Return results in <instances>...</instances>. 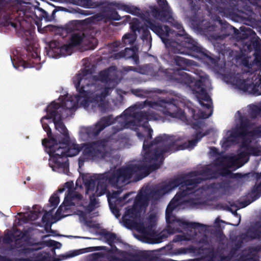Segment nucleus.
<instances>
[{"instance_id": "obj_1", "label": "nucleus", "mask_w": 261, "mask_h": 261, "mask_svg": "<svg viewBox=\"0 0 261 261\" xmlns=\"http://www.w3.org/2000/svg\"><path fill=\"white\" fill-rule=\"evenodd\" d=\"M74 84L77 90L79 92L80 95L76 96H66L60 97L58 102H52L47 108V115L42 118L41 122L45 131L46 132L48 140H43L42 143L46 147V151L49 154V164L53 170L54 167L66 168L67 167V158L65 156H73L78 154L80 148L78 145L71 144L69 145L68 150L61 146V144L59 145L57 141L60 140V135L57 134L56 137H52L48 123L54 122L56 129L63 136V144L68 141V131L65 126L61 121V114L64 116H67L70 113V110L74 108L78 104H80L86 107L89 105V101H98L101 100L102 98L105 97L109 92V89H103L101 91V95L98 96L99 91H96L93 95L91 91L94 89V86H91V90H85L89 80L86 76L84 75H77L74 79Z\"/></svg>"}, {"instance_id": "obj_2", "label": "nucleus", "mask_w": 261, "mask_h": 261, "mask_svg": "<svg viewBox=\"0 0 261 261\" xmlns=\"http://www.w3.org/2000/svg\"><path fill=\"white\" fill-rule=\"evenodd\" d=\"M30 0H0V11H4L18 22L19 29H16L17 36L22 37L25 47L19 53L16 50V55L11 56L14 67L23 69L33 67V11L30 6Z\"/></svg>"}, {"instance_id": "obj_3", "label": "nucleus", "mask_w": 261, "mask_h": 261, "mask_svg": "<svg viewBox=\"0 0 261 261\" xmlns=\"http://www.w3.org/2000/svg\"><path fill=\"white\" fill-rule=\"evenodd\" d=\"M20 218L19 219L18 225L20 226L25 224L30 223L33 224V211L30 214H24L21 216L19 214ZM33 226H29L27 229L24 228L22 231L16 229L15 233L8 230L3 237H0V242L4 244H10L14 240V245L12 249H17L20 253L28 254L33 252Z\"/></svg>"}, {"instance_id": "obj_4", "label": "nucleus", "mask_w": 261, "mask_h": 261, "mask_svg": "<svg viewBox=\"0 0 261 261\" xmlns=\"http://www.w3.org/2000/svg\"><path fill=\"white\" fill-rule=\"evenodd\" d=\"M83 204V200L82 196L77 191L69 190L68 194L65 197L62 205L57 210L55 215H53V211H50L45 213L42 217V222L45 226H50L51 224L56 222L62 218L65 217L68 214H62V212L70 208L72 205H80Z\"/></svg>"}, {"instance_id": "obj_5", "label": "nucleus", "mask_w": 261, "mask_h": 261, "mask_svg": "<svg viewBox=\"0 0 261 261\" xmlns=\"http://www.w3.org/2000/svg\"><path fill=\"white\" fill-rule=\"evenodd\" d=\"M83 34H74L71 37L70 44L60 46L58 42L53 41L50 44V47L53 51L56 54V57H57L58 56L69 55L71 54L72 46L79 44L83 41Z\"/></svg>"}, {"instance_id": "obj_6", "label": "nucleus", "mask_w": 261, "mask_h": 261, "mask_svg": "<svg viewBox=\"0 0 261 261\" xmlns=\"http://www.w3.org/2000/svg\"><path fill=\"white\" fill-rule=\"evenodd\" d=\"M87 187V194L89 195L91 204L88 208L85 209V212H90L91 211L94 206L92 203V196H100L105 193L106 190V186L103 181H98L97 184L96 188H95V183L94 181H90L89 184L86 186Z\"/></svg>"}, {"instance_id": "obj_7", "label": "nucleus", "mask_w": 261, "mask_h": 261, "mask_svg": "<svg viewBox=\"0 0 261 261\" xmlns=\"http://www.w3.org/2000/svg\"><path fill=\"white\" fill-rule=\"evenodd\" d=\"M254 83L249 85L248 82L244 81L241 83L239 88L244 91L257 95H261V76L257 75L253 77Z\"/></svg>"}, {"instance_id": "obj_8", "label": "nucleus", "mask_w": 261, "mask_h": 261, "mask_svg": "<svg viewBox=\"0 0 261 261\" xmlns=\"http://www.w3.org/2000/svg\"><path fill=\"white\" fill-rule=\"evenodd\" d=\"M200 103L203 107L205 106V112L202 114L200 117L202 118H206L211 115L212 110L211 108V99L210 97L203 92L201 94H199L197 95Z\"/></svg>"}, {"instance_id": "obj_9", "label": "nucleus", "mask_w": 261, "mask_h": 261, "mask_svg": "<svg viewBox=\"0 0 261 261\" xmlns=\"http://www.w3.org/2000/svg\"><path fill=\"white\" fill-rule=\"evenodd\" d=\"M55 249H51L50 252L40 251L34 253V261H55L53 256Z\"/></svg>"}, {"instance_id": "obj_10", "label": "nucleus", "mask_w": 261, "mask_h": 261, "mask_svg": "<svg viewBox=\"0 0 261 261\" xmlns=\"http://www.w3.org/2000/svg\"><path fill=\"white\" fill-rule=\"evenodd\" d=\"M138 207V204L137 203L135 204L134 207L132 209L127 210L123 217L124 219L126 220H129V218H136L138 216L139 214L144 211V207L140 208V211L137 210Z\"/></svg>"}, {"instance_id": "obj_11", "label": "nucleus", "mask_w": 261, "mask_h": 261, "mask_svg": "<svg viewBox=\"0 0 261 261\" xmlns=\"http://www.w3.org/2000/svg\"><path fill=\"white\" fill-rule=\"evenodd\" d=\"M96 144H86L82 146L81 150L83 153L88 155L89 157H93V155L99 156V152L95 150V146Z\"/></svg>"}, {"instance_id": "obj_12", "label": "nucleus", "mask_w": 261, "mask_h": 261, "mask_svg": "<svg viewBox=\"0 0 261 261\" xmlns=\"http://www.w3.org/2000/svg\"><path fill=\"white\" fill-rule=\"evenodd\" d=\"M180 195L177 194L175 197L172 199L171 201L170 202L169 205H168L166 209V218L168 219L169 217L170 214L171 213L172 210L174 208L177 206L178 202L179 200Z\"/></svg>"}, {"instance_id": "obj_13", "label": "nucleus", "mask_w": 261, "mask_h": 261, "mask_svg": "<svg viewBox=\"0 0 261 261\" xmlns=\"http://www.w3.org/2000/svg\"><path fill=\"white\" fill-rule=\"evenodd\" d=\"M248 160V156L246 154H240L237 161H234V163L232 165H228V167H231L232 166H237V168H239L243 166L245 163Z\"/></svg>"}, {"instance_id": "obj_14", "label": "nucleus", "mask_w": 261, "mask_h": 261, "mask_svg": "<svg viewBox=\"0 0 261 261\" xmlns=\"http://www.w3.org/2000/svg\"><path fill=\"white\" fill-rule=\"evenodd\" d=\"M132 173V171L128 168L121 169L119 171V174L117 177V179L119 180L122 178L123 180H125L130 178Z\"/></svg>"}, {"instance_id": "obj_15", "label": "nucleus", "mask_w": 261, "mask_h": 261, "mask_svg": "<svg viewBox=\"0 0 261 261\" xmlns=\"http://www.w3.org/2000/svg\"><path fill=\"white\" fill-rule=\"evenodd\" d=\"M255 135L254 133H253L251 131H248L247 128L243 127L241 128V130L239 131L238 133H235L234 137H236L239 136L242 138H245L250 136H252Z\"/></svg>"}, {"instance_id": "obj_16", "label": "nucleus", "mask_w": 261, "mask_h": 261, "mask_svg": "<svg viewBox=\"0 0 261 261\" xmlns=\"http://www.w3.org/2000/svg\"><path fill=\"white\" fill-rule=\"evenodd\" d=\"M136 39V37L134 33L126 34L123 38L124 43L125 44H132L135 41Z\"/></svg>"}, {"instance_id": "obj_17", "label": "nucleus", "mask_w": 261, "mask_h": 261, "mask_svg": "<svg viewBox=\"0 0 261 261\" xmlns=\"http://www.w3.org/2000/svg\"><path fill=\"white\" fill-rule=\"evenodd\" d=\"M60 202V198L58 194H54L49 199V203L51 206L56 207Z\"/></svg>"}, {"instance_id": "obj_18", "label": "nucleus", "mask_w": 261, "mask_h": 261, "mask_svg": "<svg viewBox=\"0 0 261 261\" xmlns=\"http://www.w3.org/2000/svg\"><path fill=\"white\" fill-rule=\"evenodd\" d=\"M193 184L194 183H191V184L188 183V184H187L185 186L182 185L181 186L182 190H184V191L190 190L191 189H193L195 186H193ZM188 193V192L187 191H186L185 192H184V193H183L182 196L186 195Z\"/></svg>"}, {"instance_id": "obj_19", "label": "nucleus", "mask_w": 261, "mask_h": 261, "mask_svg": "<svg viewBox=\"0 0 261 261\" xmlns=\"http://www.w3.org/2000/svg\"><path fill=\"white\" fill-rule=\"evenodd\" d=\"M150 28L155 33L157 34H162L163 31V28L160 27L159 26H156L154 24H151L150 25Z\"/></svg>"}, {"instance_id": "obj_20", "label": "nucleus", "mask_w": 261, "mask_h": 261, "mask_svg": "<svg viewBox=\"0 0 261 261\" xmlns=\"http://www.w3.org/2000/svg\"><path fill=\"white\" fill-rule=\"evenodd\" d=\"M147 123L146 122L145 123V125L144 127H141V130H144V134L143 135H145V134H147L148 135V138L151 137V133L152 132V130L148 127Z\"/></svg>"}, {"instance_id": "obj_21", "label": "nucleus", "mask_w": 261, "mask_h": 261, "mask_svg": "<svg viewBox=\"0 0 261 261\" xmlns=\"http://www.w3.org/2000/svg\"><path fill=\"white\" fill-rule=\"evenodd\" d=\"M197 141H191L189 142L188 144H184V145L181 147L179 149H184L186 148H193L196 144Z\"/></svg>"}, {"instance_id": "obj_22", "label": "nucleus", "mask_w": 261, "mask_h": 261, "mask_svg": "<svg viewBox=\"0 0 261 261\" xmlns=\"http://www.w3.org/2000/svg\"><path fill=\"white\" fill-rule=\"evenodd\" d=\"M77 254L75 252H72V253H69L65 255H63L62 256V258L57 260L56 261H60L64 259H66L67 258L74 257L76 255H77Z\"/></svg>"}, {"instance_id": "obj_23", "label": "nucleus", "mask_w": 261, "mask_h": 261, "mask_svg": "<svg viewBox=\"0 0 261 261\" xmlns=\"http://www.w3.org/2000/svg\"><path fill=\"white\" fill-rule=\"evenodd\" d=\"M45 244L48 246H57L58 245H60L56 241L51 240L46 241Z\"/></svg>"}, {"instance_id": "obj_24", "label": "nucleus", "mask_w": 261, "mask_h": 261, "mask_svg": "<svg viewBox=\"0 0 261 261\" xmlns=\"http://www.w3.org/2000/svg\"><path fill=\"white\" fill-rule=\"evenodd\" d=\"M163 158L161 156V155L160 154L158 155H156L155 158L154 159V160L159 161L160 162H161L162 161Z\"/></svg>"}, {"instance_id": "obj_25", "label": "nucleus", "mask_w": 261, "mask_h": 261, "mask_svg": "<svg viewBox=\"0 0 261 261\" xmlns=\"http://www.w3.org/2000/svg\"><path fill=\"white\" fill-rule=\"evenodd\" d=\"M37 207L36 206H34V213L35 212H36V210H37ZM38 217H36V218H35V216H34V220H36L37 219Z\"/></svg>"}, {"instance_id": "obj_26", "label": "nucleus", "mask_w": 261, "mask_h": 261, "mask_svg": "<svg viewBox=\"0 0 261 261\" xmlns=\"http://www.w3.org/2000/svg\"><path fill=\"white\" fill-rule=\"evenodd\" d=\"M73 185V183L72 182H67L66 184V187H69V186H72Z\"/></svg>"}, {"instance_id": "obj_27", "label": "nucleus", "mask_w": 261, "mask_h": 261, "mask_svg": "<svg viewBox=\"0 0 261 261\" xmlns=\"http://www.w3.org/2000/svg\"><path fill=\"white\" fill-rule=\"evenodd\" d=\"M164 28L166 31V32L168 33V31H169V28L168 27H166V26H164Z\"/></svg>"}, {"instance_id": "obj_28", "label": "nucleus", "mask_w": 261, "mask_h": 261, "mask_svg": "<svg viewBox=\"0 0 261 261\" xmlns=\"http://www.w3.org/2000/svg\"><path fill=\"white\" fill-rule=\"evenodd\" d=\"M11 25L16 29L17 24L15 23H12Z\"/></svg>"}, {"instance_id": "obj_29", "label": "nucleus", "mask_w": 261, "mask_h": 261, "mask_svg": "<svg viewBox=\"0 0 261 261\" xmlns=\"http://www.w3.org/2000/svg\"><path fill=\"white\" fill-rule=\"evenodd\" d=\"M143 147L144 150L146 149V145L145 144V142L144 143Z\"/></svg>"}, {"instance_id": "obj_30", "label": "nucleus", "mask_w": 261, "mask_h": 261, "mask_svg": "<svg viewBox=\"0 0 261 261\" xmlns=\"http://www.w3.org/2000/svg\"><path fill=\"white\" fill-rule=\"evenodd\" d=\"M137 136L139 138H141L142 137V135L140 133H137Z\"/></svg>"}, {"instance_id": "obj_31", "label": "nucleus", "mask_w": 261, "mask_h": 261, "mask_svg": "<svg viewBox=\"0 0 261 261\" xmlns=\"http://www.w3.org/2000/svg\"><path fill=\"white\" fill-rule=\"evenodd\" d=\"M159 242H160V240L156 241L154 242V243H159Z\"/></svg>"}, {"instance_id": "obj_32", "label": "nucleus", "mask_w": 261, "mask_h": 261, "mask_svg": "<svg viewBox=\"0 0 261 261\" xmlns=\"http://www.w3.org/2000/svg\"><path fill=\"white\" fill-rule=\"evenodd\" d=\"M27 179L28 180H31V177H27Z\"/></svg>"}, {"instance_id": "obj_33", "label": "nucleus", "mask_w": 261, "mask_h": 261, "mask_svg": "<svg viewBox=\"0 0 261 261\" xmlns=\"http://www.w3.org/2000/svg\"><path fill=\"white\" fill-rule=\"evenodd\" d=\"M42 215V213H41V212H39V214H38V215H39L40 216H41Z\"/></svg>"}, {"instance_id": "obj_34", "label": "nucleus", "mask_w": 261, "mask_h": 261, "mask_svg": "<svg viewBox=\"0 0 261 261\" xmlns=\"http://www.w3.org/2000/svg\"><path fill=\"white\" fill-rule=\"evenodd\" d=\"M228 136H231V132H229L228 134Z\"/></svg>"}, {"instance_id": "obj_35", "label": "nucleus", "mask_w": 261, "mask_h": 261, "mask_svg": "<svg viewBox=\"0 0 261 261\" xmlns=\"http://www.w3.org/2000/svg\"><path fill=\"white\" fill-rule=\"evenodd\" d=\"M29 260H30V261H33V259L31 257L30 258Z\"/></svg>"}, {"instance_id": "obj_36", "label": "nucleus", "mask_w": 261, "mask_h": 261, "mask_svg": "<svg viewBox=\"0 0 261 261\" xmlns=\"http://www.w3.org/2000/svg\"><path fill=\"white\" fill-rule=\"evenodd\" d=\"M63 189L60 190V192H63Z\"/></svg>"}, {"instance_id": "obj_37", "label": "nucleus", "mask_w": 261, "mask_h": 261, "mask_svg": "<svg viewBox=\"0 0 261 261\" xmlns=\"http://www.w3.org/2000/svg\"><path fill=\"white\" fill-rule=\"evenodd\" d=\"M229 140L231 141L232 140V139L230 137V138L229 139Z\"/></svg>"}, {"instance_id": "obj_38", "label": "nucleus", "mask_w": 261, "mask_h": 261, "mask_svg": "<svg viewBox=\"0 0 261 261\" xmlns=\"http://www.w3.org/2000/svg\"><path fill=\"white\" fill-rule=\"evenodd\" d=\"M102 129H103V127H102V128H101L99 129V131L101 130Z\"/></svg>"}, {"instance_id": "obj_39", "label": "nucleus", "mask_w": 261, "mask_h": 261, "mask_svg": "<svg viewBox=\"0 0 261 261\" xmlns=\"http://www.w3.org/2000/svg\"><path fill=\"white\" fill-rule=\"evenodd\" d=\"M238 217H239V221H240V220H241L240 217V216H239Z\"/></svg>"}, {"instance_id": "obj_40", "label": "nucleus", "mask_w": 261, "mask_h": 261, "mask_svg": "<svg viewBox=\"0 0 261 261\" xmlns=\"http://www.w3.org/2000/svg\"><path fill=\"white\" fill-rule=\"evenodd\" d=\"M95 204H97V202L96 201H95Z\"/></svg>"}, {"instance_id": "obj_41", "label": "nucleus", "mask_w": 261, "mask_h": 261, "mask_svg": "<svg viewBox=\"0 0 261 261\" xmlns=\"http://www.w3.org/2000/svg\"><path fill=\"white\" fill-rule=\"evenodd\" d=\"M91 49H94V47H90Z\"/></svg>"}]
</instances>
